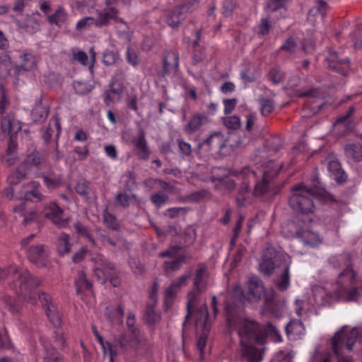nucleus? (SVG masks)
I'll list each match as a JSON object with an SVG mask.
<instances>
[{
	"label": "nucleus",
	"instance_id": "nucleus-52",
	"mask_svg": "<svg viewBox=\"0 0 362 362\" xmlns=\"http://www.w3.org/2000/svg\"><path fill=\"white\" fill-rule=\"evenodd\" d=\"M119 54L117 52L106 50L103 55V62L107 66L115 64L119 59Z\"/></svg>",
	"mask_w": 362,
	"mask_h": 362
},
{
	"label": "nucleus",
	"instance_id": "nucleus-9",
	"mask_svg": "<svg viewBox=\"0 0 362 362\" xmlns=\"http://www.w3.org/2000/svg\"><path fill=\"white\" fill-rule=\"evenodd\" d=\"M329 284H327L326 287L315 286L313 288V297L310 298L312 299L315 306L320 307L329 303L333 296L346 301L341 297L337 295L335 292V289L337 288V282L332 286V289L329 288Z\"/></svg>",
	"mask_w": 362,
	"mask_h": 362
},
{
	"label": "nucleus",
	"instance_id": "nucleus-24",
	"mask_svg": "<svg viewBox=\"0 0 362 362\" xmlns=\"http://www.w3.org/2000/svg\"><path fill=\"white\" fill-rule=\"evenodd\" d=\"M328 171L333 179L338 183H343L346 180L347 175L342 170L340 163L338 160H330L328 163Z\"/></svg>",
	"mask_w": 362,
	"mask_h": 362
},
{
	"label": "nucleus",
	"instance_id": "nucleus-48",
	"mask_svg": "<svg viewBox=\"0 0 362 362\" xmlns=\"http://www.w3.org/2000/svg\"><path fill=\"white\" fill-rule=\"evenodd\" d=\"M146 317L148 324H155L160 319V313L154 309L153 305L146 306Z\"/></svg>",
	"mask_w": 362,
	"mask_h": 362
},
{
	"label": "nucleus",
	"instance_id": "nucleus-30",
	"mask_svg": "<svg viewBox=\"0 0 362 362\" xmlns=\"http://www.w3.org/2000/svg\"><path fill=\"white\" fill-rule=\"evenodd\" d=\"M276 268L280 269L281 276L279 279L276 280V286L279 289L284 291L288 288L290 284L289 265L287 263H284Z\"/></svg>",
	"mask_w": 362,
	"mask_h": 362
},
{
	"label": "nucleus",
	"instance_id": "nucleus-4",
	"mask_svg": "<svg viewBox=\"0 0 362 362\" xmlns=\"http://www.w3.org/2000/svg\"><path fill=\"white\" fill-rule=\"evenodd\" d=\"M329 263L334 268L344 267L339 274L335 292L346 302L358 301L361 293L358 288L354 286L356 274L351 267V257L349 254L334 255L329 259Z\"/></svg>",
	"mask_w": 362,
	"mask_h": 362
},
{
	"label": "nucleus",
	"instance_id": "nucleus-53",
	"mask_svg": "<svg viewBox=\"0 0 362 362\" xmlns=\"http://www.w3.org/2000/svg\"><path fill=\"white\" fill-rule=\"evenodd\" d=\"M74 228L77 233L86 238L93 244V245H95V240L90 235L88 230L86 226L80 222H77L75 223Z\"/></svg>",
	"mask_w": 362,
	"mask_h": 362
},
{
	"label": "nucleus",
	"instance_id": "nucleus-45",
	"mask_svg": "<svg viewBox=\"0 0 362 362\" xmlns=\"http://www.w3.org/2000/svg\"><path fill=\"white\" fill-rule=\"evenodd\" d=\"M286 0H271L268 3V8L271 12H278L280 16L286 13Z\"/></svg>",
	"mask_w": 362,
	"mask_h": 362
},
{
	"label": "nucleus",
	"instance_id": "nucleus-21",
	"mask_svg": "<svg viewBox=\"0 0 362 362\" xmlns=\"http://www.w3.org/2000/svg\"><path fill=\"white\" fill-rule=\"evenodd\" d=\"M208 122L209 118L206 115L194 113L189 117L187 123L184 126L183 131L188 134L196 132Z\"/></svg>",
	"mask_w": 362,
	"mask_h": 362
},
{
	"label": "nucleus",
	"instance_id": "nucleus-8",
	"mask_svg": "<svg viewBox=\"0 0 362 362\" xmlns=\"http://www.w3.org/2000/svg\"><path fill=\"white\" fill-rule=\"evenodd\" d=\"M247 289L250 295V300L259 301L262 298H264V302L268 307H269L270 303L274 298V290H266L262 280L257 276H251L249 278Z\"/></svg>",
	"mask_w": 362,
	"mask_h": 362
},
{
	"label": "nucleus",
	"instance_id": "nucleus-7",
	"mask_svg": "<svg viewBox=\"0 0 362 362\" xmlns=\"http://www.w3.org/2000/svg\"><path fill=\"white\" fill-rule=\"evenodd\" d=\"M313 185L308 187L303 183H299L292 189V194L289 198V205L293 210L303 214H312L315 211V206L313 198L319 193L318 179L313 180Z\"/></svg>",
	"mask_w": 362,
	"mask_h": 362
},
{
	"label": "nucleus",
	"instance_id": "nucleus-10",
	"mask_svg": "<svg viewBox=\"0 0 362 362\" xmlns=\"http://www.w3.org/2000/svg\"><path fill=\"white\" fill-rule=\"evenodd\" d=\"M91 260L95 262L93 272L97 279L103 283L105 282L109 279H112L113 271L115 269L114 264L107 262L105 257L100 255L96 254Z\"/></svg>",
	"mask_w": 362,
	"mask_h": 362
},
{
	"label": "nucleus",
	"instance_id": "nucleus-35",
	"mask_svg": "<svg viewBox=\"0 0 362 362\" xmlns=\"http://www.w3.org/2000/svg\"><path fill=\"white\" fill-rule=\"evenodd\" d=\"M105 315L110 322L121 324L124 316V310L119 305L115 308L110 307L106 308Z\"/></svg>",
	"mask_w": 362,
	"mask_h": 362
},
{
	"label": "nucleus",
	"instance_id": "nucleus-1",
	"mask_svg": "<svg viewBox=\"0 0 362 362\" xmlns=\"http://www.w3.org/2000/svg\"><path fill=\"white\" fill-rule=\"evenodd\" d=\"M227 322L229 332H235L238 334L240 341L239 351L242 359L247 362H261L262 354L255 345L257 343H263L266 336L271 337L274 342L282 341L279 331L271 323H268L263 329L255 321L235 315H228Z\"/></svg>",
	"mask_w": 362,
	"mask_h": 362
},
{
	"label": "nucleus",
	"instance_id": "nucleus-23",
	"mask_svg": "<svg viewBox=\"0 0 362 362\" xmlns=\"http://www.w3.org/2000/svg\"><path fill=\"white\" fill-rule=\"evenodd\" d=\"M286 332L288 337L296 340L304 335L305 329L301 321L293 320L286 325Z\"/></svg>",
	"mask_w": 362,
	"mask_h": 362
},
{
	"label": "nucleus",
	"instance_id": "nucleus-25",
	"mask_svg": "<svg viewBox=\"0 0 362 362\" xmlns=\"http://www.w3.org/2000/svg\"><path fill=\"white\" fill-rule=\"evenodd\" d=\"M118 11L114 7H107L100 12L97 18H95V25L102 27L107 25L110 18H117Z\"/></svg>",
	"mask_w": 362,
	"mask_h": 362
},
{
	"label": "nucleus",
	"instance_id": "nucleus-56",
	"mask_svg": "<svg viewBox=\"0 0 362 362\" xmlns=\"http://www.w3.org/2000/svg\"><path fill=\"white\" fill-rule=\"evenodd\" d=\"M43 362H63L60 354L54 349L47 351Z\"/></svg>",
	"mask_w": 362,
	"mask_h": 362
},
{
	"label": "nucleus",
	"instance_id": "nucleus-28",
	"mask_svg": "<svg viewBox=\"0 0 362 362\" xmlns=\"http://www.w3.org/2000/svg\"><path fill=\"white\" fill-rule=\"evenodd\" d=\"M328 8L327 4L323 0H315V6L309 11L308 20L311 22H315V17L320 16L321 19H323Z\"/></svg>",
	"mask_w": 362,
	"mask_h": 362
},
{
	"label": "nucleus",
	"instance_id": "nucleus-36",
	"mask_svg": "<svg viewBox=\"0 0 362 362\" xmlns=\"http://www.w3.org/2000/svg\"><path fill=\"white\" fill-rule=\"evenodd\" d=\"M30 186L31 189L24 194V199H32V197H33L36 199L37 202L42 201L45 199V196L40 190V184L37 181H32L30 182Z\"/></svg>",
	"mask_w": 362,
	"mask_h": 362
},
{
	"label": "nucleus",
	"instance_id": "nucleus-11",
	"mask_svg": "<svg viewBox=\"0 0 362 362\" xmlns=\"http://www.w3.org/2000/svg\"><path fill=\"white\" fill-rule=\"evenodd\" d=\"M43 214L45 217L51 220L59 228L66 227L71 218L64 214V211L55 202L45 205Z\"/></svg>",
	"mask_w": 362,
	"mask_h": 362
},
{
	"label": "nucleus",
	"instance_id": "nucleus-3",
	"mask_svg": "<svg viewBox=\"0 0 362 362\" xmlns=\"http://www.w3.org/2000/svg\"><path fill=\"white\" fill-rule=\"evenodd\" d=\"M127 333L115 337L108 343L110 353V362L113 357L123 354L134 353L136 356L146 355L151 350V344L145 334L136 324L135 315L129 313L126 320Z\"/></svg>",
	"mask_w": 362,
	"mask_h": 362
},
{
	"label": "nucleus",
	"instance_id": "nucleus-22",
	"mask_svg": "<svg viewBox=\"0 0 362 362\" xmlns=\"http://www.w3.org/2000/svg\"><path fill=\"white\" fill-rule=\"evenodd\" d=\"M190 274L180 276L178 279L174 280L165 291V303L172 299L179 291V290L187 286Z\"/></svg>",
	"mask_w": 362,
	"mask_h": 362
},
{
	"label": "nucleus",
	"instance_id": "nucleus-15",
	"mask_svg": "<svg viewBox=\"0 0 362 362\" xmlns=\"http://www.w3.org/2000/svg\"><path fill=\"white\" fill-rule=\"evenodd\" d=\"M294 234L306 246L315 247L322 242L320 234L308 227L298 228L288 236H294Z\"/></svg>",
	"mask_w": 362,
	"mask_h": 362
},
{
	"label": "nucleus",
	"instance_id": "nucleus-63",
	"mask_svg": "<svg viewBox=\"0 0 362 362\" xmlns=\"http://www.w3.org/2000/svg\"><path fill=\"white\" fill-rule=\"evenodd\" d=\"M76 92L79 94H85L90 92L92 90V86L83 82H75L74 84Z\"/></svg>",
	"mask_w": 362,
	"mask_h": 362
},
{
	"label": "nucleus",
	"instance_id": "nucleus-59",
	"mask_svg": "<svg viewBox=\"0 0 362 362\" xmlns=\"http://www.w3.org/2000/svg\"><path fill=\"white\" fill-rule=\"evenodd\" d=\"M44 182L48 188H55L60 185L62 183V177L57 176L54 178H50L48 176H43Z\"/></svg>",
	"mask_w": 362,
	"mask_h": 362
},
{
	"label": "nucleus",
	"instance_id": "nucleus-26",
	"mask_svg": "<svg viewBox=\"0 0 362 362\" xmlns=\"http://www.w3.org/2000/svg\"><path fill=\"white\" fill-rule=\"evenodd\" d=\"M346 156L355 162L362 160V145L359 143H349L344 146Z\"/></svg>",
	"mask_w": 362,
	"mask_h": 362
},
{
	"label": "nucleus",
	"instance_id": "nucleus-17",
	"mask_svg": "<svg viewBox=\"0 0 362 362\" xmlns=\"http://www.w3.org/2000/svg\"><path fill=\"white\" fill-rule=\"evenodd\" d=\"M197 5V2L194 1L173 9L167 18L168 25L172 28L178 26L180 23L185 18V13L191 12L193 7Z\"/></svg>",
	"mask_w": 362,
	"mask_h": 362
},
{
	"label": "nucleus",
	"instance_id": "nucleus-34",
	"mask_svg": "<svg viewBox=\"0 0 362 362\" xmlns=\"http://www.w3.org/2000/svg\"><path fill=\"white\" fill-rule=\"evenodd\" d=\"M309 362H332V354L328 351L321 350L317 346L313 352L310 353Z\"/></svg>",
	"mask_w": 362,
	"mask_h": 362
},
{
	"label": "nucleus",
	"instance_id": "nucleus-51",
	"mask_svg": "<svg viewBox=\"0 0 362 362\" xmlns=\"http://www.w3.org/2000/svg\"><path fill=\"white\" fill-rule=\"evenodd\" d=\"M135 197L134 194H129L127 192H120L116 195L115 199L119 206L125 208L129 205L132 199Z\"/></svg>",
	"mask_w": 362,
	"mask_h": 362
},
{
	"label": "nucleus",
	"instance_id": "nucleus-44",
	"mask_svg": "<svg viewBox=\"0 0 362 362\" xmlns=\"http://www.w3.org/2000/svg\"><path fill=\"white\" fill-rule=\"evenodd\" d=\"M77 293H80L86 290L91 288V283L89 282L84 273L81 272L78 274V279L75 281Z\"/></svg>",
	"mask_w": 362,
	"mask_h": 362
},
{
	"label": "nucleus",
	"instance_id": "nucleus-18",
	"mask_svg": "<svg viewBox=\"0 0 362 362\" xmlns=\"http://www.w3.org/2000/svg\"><path fill=\"white\" fill-rule=\"evenodd\" d=\"M325 64L329 69L345 75L349 68V60L348 58L339 59L335 52H329L325 57Z\"/></svg>",
	"mask_w": 362,
	"mask_h": 362
},
{
	"label": "nucleus",
	"instance_id": "nucleus-58",
	"mask_svg": "<svg viewBox=\"0 0 362 362\" xmlns=\"http://www.w3.org/2000/svg\"><path fill=\"white\" fill-rule=\"evenodd\" d=\"M269 78L274 83H279L284 78V73L278 68H273L269 72Z\"/></svg>",
	"mask_w": 362,
	"mask_h": 362
},
{
	"label": "nucleus",
	"instance_id": "nucleus-32",
	"mask_svg": "<svg viewBox=\"0 0 362 362\" xmlns=\"http://www.w3.org/2000/svg\"><path fill=\"white\" fill-rule=\"evenodd\" d=\"M99 238L104 244L107 243L112 246L115 250H124L128 248V244L123 238H118L115 240H112L103 233H99Z\"/></svg>",
	"mask_w": 362,
	"mask_h": 362
},
{
	"label": "nucleus",
	"instance_id": "nucleus-31",
	"mask_svg": "<svg viewBox=\"0 0 362 362\" xmlns=\"http://www.w3.org/2000/svg\"><path fill=\"white\" fill-rule=\"evenodd\" d=\"M206 279V268L204 265H200L194 278V287L198 290H205L207 284Z\"/></svg>",
	"mask_w": 362,
	"mask_h": 362
},
{
	"label": "nucleus",
	"instance_id": "nucleus-50",
	"mask_svg": "<svg viewBox=\"0 0 362 362\" xmlns=\"http://www.w3.org/2000/svg\"><path fill=\"white\" fill-rule=\"evenodd\" d=\"M126 59L128 64L134 67L137 66L140 64V59L137 52L130 47H128L127 49Z\"/></svg>",
	"mask_w": 362,
	"mask_h": 362
},
{
	"label": "nucleus",
	"instance_id": "nucleus-62",
	"mask_svg": "<svg viewBox=\"0 0 362 362\" xmlns=\"http://www.w3.org/2000/svg\"><path fill=\"white\" fill-rule=\"evenodd\" d=\"M177 144L179 147V151L182 155L188 156L191 154L192 146L189 143L181 139H178Z\"/></svg>",
	"mask_w": 362,
	"mask_h": 362
},
{
	"label": "nucleus",
	"instance_id": "nucleus-33",
	"mask_svg": "<svg viewBox=\"0 0 362 362\" xmlns=\"http://www.w3.org/2000/svg\"><path fill=\"white\" fill-rule=\"evenodd\" d=\"M226 143L223 134L221 132H215L211 134L203 142V144L221 149Z\"/></svg>",
	"mask_w": 362,
	"mask_h": 362
},
{
	"label": "nucleus",
	"instance_id": "nucleus-12",
	"mask_svg": "<svg viewBox=\"0 0 362 362\" xmlns=\"http://www.w3.org/2000/svg\"><path fill=\"white\" fill-rule=\"evenodd\" d=\"M23 168L29 172L34 170L36 176L42 175V170L47 166V162L42 155L37 151L28 154L23 163L21 164Z\"/></svg>",
	"mask_w": 362,
	"mask_h": 362
},
{
	"label": "nucleus",
	"instance_id": "nucleus-41",
	"mask_svg": "<svg viewBox=\"0 0 362 362\" xmlns=\"http://www.w3.org/2000/svg\"><path fill=\"white\" fill-rule=\"evenodd\" d=\"M179 64V57L176 52H169L166 54L163 65L165 70H170L171 68H177Z\"/></svg>",
	"mask_w": 362,
	"mask_h": 362
},
{
	"label": "nucleus",
	"instance_id": "nucleus-6",
	"mask_svg": "<svg viewBox=\"0 0 362 362\" xmlns=\"http://www.w3.org/2000/svg\"><path fill=\"white\" fill-rule=\"evenodd\" d=\"M362 341V326L348 330L344 325L335 332L331 339V345L337 362H354L350 357L344 356L345 351H352L356 341Z\"/></svg>",
	"mask_w": 362,
	"mask_h": 362
},
{
	"label": "nucleus",
	"instance_id": "nucleus-55",
	"mask_svg": "<svg viewBox=\"0 0 362 362\" xmlns=\"http://www.w3.org/2000/svg\"><path fill=\"white\" fill-rule=\"evenodd\" d=\"M0 88L1 90V95L0 100V116H2L4 114H9L10 112H6L7 107L9 104V101L6 96V93L1 85H0Z\"/></svg>",
	"mask_w": 362,
	"mask_h": 362
},
{
	"label": "nucleus",
	"instance_id": "nucleus-43",
	"mask_svg": "<svg viewBox=\"0 0 362 362\" xmlns=\"http://www.w3.org/2000/svg\"><path fill=\"white\" fill-rule=\"evenodd\" d=\"M204 291V290L196 289L194 287V289L188 293V294H187V305L188 313L186 315V317H187L189 316V315L190 314L191 309L195 306V305L197 304V303L199 300V297L200 294Z\"/></svg>",
	"mask_w": 362,
	"mask_h": 362
},
{
	"label": "nucleus",
	"instance_id": "nucleus-5",
	"mask_svg": "<svg viewBox=\"0 0 362 362\" xmlns=\"http://www.w3.org/2000/svg\"><path fill=\"white\" fill-rule=\"evenodd\" d=\"M8 275L15 278L14 289L16 293L27 302L35 304L37 300L35 288L42 284V280L33 276L24 268L15 266H10L7 270L0 268V280Z\"/></svg>",
	"mask_w": 362,
	"mask_h": 362
},
{
	"label": "nucleus",
	"instance_id": "nucleus-38",
	"mask_svg": "<svg viewBox=\"0 0 362 362\" xmlns=\"http://www.w3.org/2000/svg\"><path fill=\"white\" fill-rule=\"evenodd\" d=\"M28 173L26 169L22 168L20 165L16 171L13 172L8 177V182L10 185L14 186L25 179Z\"/></svg>",
	"mask_w": 362,
	"mask_h": 362
},
{
	"label": "nucleus",
	"instance_id": "nucleus-29",
	"mask_svg": "<svg viewBox=\"0 0 362 362\" xmlns=\"http://www.w3.org/2000/svg\"><path fill=\"white\" fill-rule=\"evenodd\" d=\"M61 132L60 121L57 117H53L50 119L49 125L45 129L43 138L46 142L50 141L52 135L55 132L57 139L59 138Z\"/></svg>",
	"mask_w": 362,
	"mask_h": 362
},
{
	"label": "nucleus",
	"instance_id": "nucleus-20",
	"mask_svg": "<svg viewBox=\"0 0 362 362\" xmlns=\"http://www.w3.org/2000/svg\"><path fill=\"white\" fill-rule=\"evenodd\" d=\"M14 22L21 30L28 33L33 34L40 30L39 21L32 15L15 18Z\"/></svg>",
	"mask_w": 362,
	"mask_h": 362
},
{
	"label": "nucleus",
	"instance_id": "nucleus-47",
	"mask_svg": "<svg viewBox=\"0 0 362 362\" xmlns=\"http://www.w3.org/2000/svg\"><path fill=\"white\" fill-rule=\"evenodd\" d=\"M104 223L107 228L113 230H119L120 226L117 221L116 218L108 212L107 209H105L103 214Z\"/></svg>",
	"mask_w": 362,
	"mask_h": 362
},
{
	"label": "nucleus",
	"instance_id": "nucleus-39",
	"mask_svg": "<svg viewBox=\"0 0 362 362\" xmlns=\"http://www.w3.org/2000/svg\"><path fill=\"white\" fill-rule=\"evenodd\" d=\"M258 103L260 107L261 114L263 116L269 115L273 111L275 106L274 101L267 98H260L258 100Z\"/></svg>",
	"mask_w": 362,
	"mask_h": 362
},
{
	"label": "nucleus",
	"instance_id": "nucleus-42",
	"mask_svg": "<svg viewBox=\"0 0 362 362\" xmlns=\"http://www.w3.org/2000/svg\"><path fill=\"white\" fill-rule=\"evenodd\" d=\"M66 18L67 14L62 7H59L54 14L49 15L47 17L49 22L55 23L57 25H60L62 23H64Z\"/></svg>",
	"mask_w": 362,
	"mask_h": 362
},
{
	"label": "nucleus",
	"instance_id": "nucleus-27",
	"mask_svg": "<svg viewBox=\"0 0 362 362\" xmlns=\"http://www.w3.org/2000/svg\"><path fill=\"white\" fill-rule=\"evenodd\" d=\"M296 313L300 317H305L309 313H312L315 307L312 299L305 301L303 300L296 299L295 302Z\"/></svg>",
	"mask_w": 362,
	"mask_h": 362
},
{
	"label": "nucleus",
	"instance_id": "nucleus-37",
	"mask_svg": "<svg viewBox=\"0 0 362 362\" xmlns=\"http://www.w3.org/2000/svg\"><path fill=\"white\" fill-rule=\"evenodd\" d=\"M69 235L66 233H62L58 239L57 243V251L61 255H64L71 252V244L69 242Z\"/></svg>",
	"mask_w": 362,
	"mask_h": 362
},
{
	"label": "nucleus",
	"instance_id": "nucleus-64",
	"mask_svg": "<svg viewBox=\"0 0 362 362\" xmlns=\"http://www.w3.org/2000/svg\"><path fill=\"white\" fill-rule=\"evenodd\" d=\"M354 45L356 49L362 47V27L358 26L354 33Z\"/></svg>",
	"mask_w": 362,
	"mask_h": 362
},
{
	"label": "nucleus",
	"instance_id": "nucleus-16",
	"mask_svg": "<svg viewBox=\"0 0 362 362\" xmlns=\"http://www.w3.org/2000/svg\"><path fill=\"white\" fill-rule=\"evenodd\" d=\"M37 296L52 324L55 327L59 326L61 318L57 307L52 303L49 296L44 292H38Z\"/></svg>",
	"mask_w": 362,
	"mask_h": 362
},
{
	"label": "nucleus",
	"instance_id": "nucleus-49",
	"mask_svg": "<svg viewBox=\"0 0 362 362\" xmlns=\"http://www.w3.org/2000/svg\"><path fill=\"white\" fill-rule=\"evenodd\" d=\"M259 266L260 272L267 276H270L276 268L275 264L270 258L264 259Z\"/></svg>",
	"mask_w": 362,
	"mask_h": 362
},
{
	"label": "nucleus",
	"instance_id": "nucleus-46",
	"mask_svg": "<svg viewBox=\"0 0 362 362\" xmlns=\"http://www.w3.org/2000/svg\"><path fill=\"white\" fill-rule=\"evenodd\" d=\"M223 122L228 129L233 130L240 129L242 125L240 117L235 115L225 117L223 118Z\"/></svg>",
	"mask_w": 362,
	"mask_h": 362
},
{
	"label": "nucleus",
	"instance_id": "nucleus-61",
	"mask_svg": "<svg viewBox=\"0 0 362 362\" xmlns=\"http://www.w3.org/2000/svg\"><path fill=\"white\" fill-rule=\"evenodd\" d=\"M238 100L236 98L225 99L223 101L224 106V113L226 115L231 113L237 105Z\"/></svg>",
	"mask_w": 362,
	"mask_h": 362
},
{
	"label": "nucleus",
	"instance_id": "nucleus-19",
	"mask_svg": "<svg viewBox=\"0 0 362 362\" xmlns=\"http://www.w3.org/2000/svg\"><path fill=\"white\" fill-rule=\"evenodd\" d=\"M23 63L13 67V74L16 77H18L24 71H33L37 68L38 59L32 53H23L20 56Z\"/></svg>",
	"mask_w": 362,
	"mask_h": 362
},
{
	"label": "nucleus",
	"instance_id": "nucleus-13",
	"mask_svg": "<svg viewBox=\"0 0 362 362\" xmlns=\"http://www.w3.org/2000/svg\"><path fill=\"white\" fill-rule=\"evenodd\" d=\"M28 259L39 267H46L48 264L49 250L42 244L32 245L27 250Z\"/></svg>",
	"mask_w": 362,
	"mask_h": 362
},
{
	"label": "nucleus",
	"instance_id": "nucleus-40",
	"mask_svg": "<svg viewBox=\"0 0 362 362\" xmlns=\"http://www.w3.org/2000/svg\"><path fill=\"white\" fill-rule=\"evenodd\" d=\"M49 111L47 108L41 103L35 105L32 110V118L34 122H40L45 119L48 115Z\"/></svg>",
	"mask_w": 362,
	"mask_h": 362
},
{
	"label": "nucleus",
	"instance_id": "nucleus-2",
	"mask_svg": "<svg viewBox=\"0 0 362 362\" xmlns=\"http://www.w3.org/2000/svg\"><path fill=\"white\" fill-rule=\"evenodd\" d=\"M281 168V164H275L269 160L264 165L261 166L257 170L249 168H244L237 173V176L241 179L247 180L243 182L238 192L236 202L239 207L245 206L247 199L250 189L249 182L255 181L253 194L255 197H273L275 192L272 189L270 181L272 180Z\"/></svg>",
	"mask_w": 362,
	"mask_h": 362
},
{
	"label": "nucleus",
	"instance_id": "nucleus-57",
	"mask_svg": "<svg viewBox=\"0 0 362 362\" xmlns=\"http://www.w3.org/2000/svg\"><path fill=\"white\" fill-rule=\"evenodd\" d=\"M183 262V258H177L170 262H165V270L166 272L175 271L180 269Z\"/></svg>",
	"mask_w": 362,
	"mask_h": 362
},
{
	"label": "nucleus",
	"instance_id": "nucleus-60",
	"mask_svg": "<svg viewBox=\"0 0 362 362\" xmlns=\"http://www.w3.org/2000/svg\"><path fill=\"white\" fill-rule=\"evenodd\" d=\"M93 25H95V18L93 17H86L77 22L76 28L77 30H80Z\"/></svg>",
	"mask_w": 362,
	"mask_h": 362
},
{
	"label": "nucleus",
	"instance_id": "nucleus-54",
	"mask_svg": "<svg viewBox=\"0 0 362 362\" xmlns=\"http://www.w3.org/2000/svg\"><path fill=\"white\" fill-rule=\"evenodd\" d=\"M168 197L163 192L156 193L151 196V201L158 207H161L167 203Z\"/></svg>",
	"mask_w": 362,
	"mask_h": 362
},
{
	"label": "nucleus",
	"instance_id": "nucleus-14",
	"mask_svg": "<svg viewBox=\"0 0 362 362\" xmlns=\"http://www.w3.org/2000/svg\"><path fill=\"white\" fill-rule=\"evenodd\" d=\"M0 125L2 133L11 138H15L21 129V122L15 117L11 112L9 114H4L0 116Z\"/></svg>",
	"mask_w": 362,
	"mask_h": 362
}]
</instances>
